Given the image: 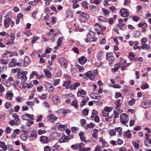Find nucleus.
<instances>
[{
	"mask_svg": "<svg viewBox=\"0 0 151 151\" xmlns=\"http://www.w3.org/2000/svg\"><path fill=\"white\" fill-rule=\"evenodd\" d=\"M62 99L65 103L68 104L70 103L71 101L75 99V97L73 94L70 93L63 95L62 96Z\"/></svg>",
	"mask_w": 151,
	"mask_h": 151,
	"instance_id": "nucleus-1",
	"label": "nucleus"
},
{
	"mask_svg": "<svg viewBox=\"0 0 151 151\" xmlns=\"http://www.w3.org/2000/svg\"><path fill=\"white\" fill-rule=\"evenodd\" d=\"M113 109V107L112 106L110 107L105 106L101 111L102 116L104 117L108 116L109 113L112 111Z\"/></svg>",
	"mask_w": 151,
	"mask_h": 151,
	"instance_id": "nucleus-2",
	"label": "nucleus"
},
{
	"mask_svg": "<svg viewBox=\"0 0 151 151\" xmlns=\"http://www.w3.org/2000/svg\"><path fill=\"white\" fill-rule=\"evenodd\" d=\"M126 66L122 65V63L119 62L114 65V68L111 69V71L113 73L117 72L120 68L122 70L125 69Z\"/></svg>",
	"mask_w": 151,
	"mask_h": 151,
	"instance_id": "nucleus-3",
	"label": "nucleus"
},
{
	"mask_svg": "<svg viewBox=\"0 0 151 151\" xmlns=\"http://www.w3.org/2000/svg\"><path fill=\"white\" fill-rule=\"evenodd\" d=\"M120 120L121 122L123 124L127 123L129 119V117L126 113H122L120 116Z\"/></svg>",
	"mask_w": 151,
	"mask_h": 151,
	"instance_id": "nucleus-4",
	"label": "nucleus"
},
{
	"mask_svg": "<svg viewBox=\"0 0 151 151\" xmlns=\"http://www.w3.org/2000/svg\"><path fill=\"white\" fill-rule=\"evenodd\" d=\"M21 118L22 119L29 121L31 120H34V116L33 114H30L26 113L22 115Z\"/></svg>",
	"mask_w": 151,
	"mask_h": 151,
	"instance_id": "nucleus-5",
	"label": "nucleus"
},
{
	"mask_svg": "<svg viewBox=\"0 0 151 151\" xmlns=\"http://www.w3.org/2000/svg\"><path fill=\"white\" fill-rule=\"evenodd\" d=\"M89 18V15L86 14H83L82 15H80L78 17V19L79 21L81 22H84Z\"/></svg>",
	"mask_w": 151,
	"mask_h": 151,
	"instance_id": "nucleus-6",
	"label": "nucleus"
},
{
	"mask_svg": "<svg viewBox=\"0 0 151 151\" xmlns=\"http://www.w3.org/2000/svg\"><path fill=\"white\" fill-rule=\"evenodd\" d=\"M58 61L61 66L65 68L67 67L68 63L66 59L63 58H60L58 59Z\"/></svg>",
	"mask_w": 151,
	"mask_h": 151,
	"instance_id": "nucleus-7",
	"label": "nucleus"
},
{
	"mask_svg": "<svg viewBox=\"0 0 151 151\" xmlns=\"http://www.w3.org/2000/svg\"><path fill=\"white\" fill-rule=\"evenodd\" d=\"M120 15L123 17H126L129 15V10L127 9L123 8L120 11Z\"/></svg>",
	"mask_w": 151,
	"mask_h": 151,
	"instance_id": "nucleus-8",
	"label": "nucleus"
},
{
	"mask_svg": "<svg viewBox=\"0 0 151 151\" xmlns=\"http://www.w3.org/2000/svg\"><path fill=\"white\" fill-rule=\"evenodd\" d=\"M45 86L50 93L52 92L54 90V88L52 83L47 82H45Z\"/></svg>",
	"mask_w": 151,
	"mask_h": 151,
	"instance_id": "nucleus-9",
	"label": "nucleus"
},
{
	"mask_svg": "<svg viewBox=\"0 0 151 151\" xmlns=\"http://www.w3.org/2000/svg\"><path fill=\"white\" fill-rule=\"evenodd\" d=\"M73 137V136L72 135L70 136L69 137L68 136L66 137V136L64 135L59 140V141L60 143L65 142H67L68 140L72 139Z\"/></svg>",
	"mask_w": 151,
	"mask_h": 151,
	"instance_id": "nucleus-10",
	"label": "nucleus"
},
{
	"mask_svg": "<svg viewBox=\"0 0 151 151\" xmlns=\"http://www.w3.org/2000/svg\"><path fill=\"white\" fill-rule=\"evenodd\" d=\"M37 132L35 130L32 132L29 138L30 141H34L36 139L37 137Z\"/></svg>",
	"mask_w": 151,
	"mask_h": 151,
	"instance_id": "nucleus-11",
	"label": "nucleus"
},
{
	"mask_svg": "<svg viewBox=\"0 0 151 151\" xmlns=\"http://www.w3.org/2000/svg\"><path fill=\"white\" fill-rule=\"evenodd\" d=\"M85 76L91 80L93 81L95 78V76L93 74L92 71H89L84 74Z\"/></svg>",
	"mask_w": 151,
	"mask_h": 151,
	"instance_id": "nucleus-12",
	"label": "nucleus"
},
{
	"mask_svg": "<svg viewBox=\"0 0 151 151\" xmlns=\"http://www.w3.org/2000/svg\"><path fill=\"white\" fill-rule=\"evenodd\" d=\"M17 60L15 59H13L9 63V67H14L17 65L20 64L19 63H17Z\"/></svg>",
	"mask_w": 151,
	"mask_h": 151,
	"instance_id": "nucleus-13",
	"label": "nucleus"
},
{
	"mask_svg": "<svg viewBox=\"0 0 151 151\" xmlns=\"http://www.w3.org/2000/svg\"><path fill=\"white\" fill-rule=\"evenodd\" d=\"M14 96V93L13 92L8 91L6 94L5 98L9 100H12Z\"/></svg>",
	"mask_w": 151,
	"mask_h": 151,
	"instance_id": "nucleus-14",
	"label": "nucleus"
},
{
	"mask_svg": "<svg viewBox=\"0 0 151 151\" xmlns=\"http://www.w3.org/2000/svg\"><path fill=\"white\" fill-rule=\"evenodd\" d=\"M12 117L14 118V120L16 122V125H19L21 123L20 121L19 118V116L16 113H14L12 114Z\"/></svg>",
	"mask_w": 151,
	"mask_h": 151,
	"instance_id": "nucleus-15",
	"label": "nucleus"
},
{
	"mask_svg": "<svg viewBox=\"0 0 151 151\" xmlns=\"http://www.w3.org/2000/svg\"><path fill=\"white\" fill-rule=\"evenodd\" d=\"M47 119L51 122H54L58 119V117L53 114H49L47 116Z\"/></svg>",
	"mask_w": 151,
	"mask_h": 151,
	"instance_id": "nucleus-16",
	"label": "nucleus"
},
{
	"mask_svg": "<svg viewBox=\"0 0 151 151\" xmlns=\"http://www.w3.org/2000/svg\"><path fill=\"white\" fill-rule=\"evenodd\" d=\"M86 93V92L82 89L78 90L77 93V95L78 96L84 97Z\"/></svg>",
	"mask_w": 151,
	"mask_h": 151,
	"instance_id": "nucleus-17",
	"label": "nucleus"
},
{
	"mask_svg": "<svg viewBox=\"0 0 151 151\" xmlns=\"http://www.w3.org/2000/svg\"><path fill=\"white\" fill-rule=\"evenodd\" d=\"M122 102H121V100L120 99H117L114 102V104L115 106V109H116L120 108L121 107Z\"/></svg>",
	"mask_w": 151,
	"mask_h": 151,
	"instance_id": "nucleus-18",
	"label": "nucleus"
},
{
	"mask_svg": "<svg viewBox=\"0 0 151 151\" xmlns=\"http://www.w3.org/2000/svg\"><path fill=\"white\" fill-rule=\"evenodd\" d=\"M12 20V18H6L4 19V25L7 28L9 26Z\"/></svg>",
	"mask_w": 151,
	"mask_h": 151,
	"instance_id": "nucleus-19",
	"label": "nucleus"
},
{
	"mask_svg": "<svg viewBox=\"0 0 151 151\" xmlns=\"http://www.w3.org/2000/svg\"><path fill=\"white\" fill-rule=\"evenodd\" d=\"M52 101L53 103L57 104L60 102V100L58 96L54 95L52 98Z\"/></svg>",
	"mask_w": 151,
	"mask_h": 151,
	"instance_id": "nucleus-20",
	"label": "nucleus"
},
{
	"mask_svg": "<svg viewBox=\"0 0 151 151\" xmlns=\"http://www.w3.org/2000/svg\"><path fill=\"white\" fill-rule=\"evenodd\" d=\"M78 60L80 64L83 65L87 62V59L86 57L82 56L78 59Z\"/></svg>",
	"mask_w": 151,
	"mask_h": 151,
	"instance_id": "nucleus-21",
	"label": "nucleus"
},
{
	"mask_svg": "<svg viewBox=\"0 0 151 151\" xmlns=\"http://www.w3.org/2000/svg\"><path fill=\"white\" fill-rule=\"evenodd\" d=\"M123 135L125 137L128 139L131 138L132 137L131 131L129 129H128L127 131L124 132Z\"/></svg>",
	"mask_w": 151,
	"mask_h": 151,
	"instance_id": "nucleus-22",
	"label": "nucleus"
},
{
	"mask_svg": "<svg viewBox=\"0 0 151 151\" xmlns=\"http://www.w3.org/2000/svg\"><path fill=\"white\" fill-rule=\"evenodd\" d=\"M63 38L62 37H60L57 41V45L55 47L56 49H58V47L60 46L62 43Z\"/></svg>",
	"mask_w": 151,
	"mask_h": 151,
	"instance_id": "nucleus-23",
	"label": "nucleus"
},
{
	"mask_svg": "<svg viewBox=\"0 0 151 151\" xmlns=\"http://www.w3.org/2000/svg\"><path fill=\"white\" fill-rule=\"evenodd\" d=\"M33 86V85L31 83H25L22 85V88L24 89H30Z\"/></svg>",
	"mask_w": 151,
	"mask_h": 151,
	"instance_id": "nucleus-24",
	"label": "nucleus"
},
{
	"mask_svg": "<svg viewBox=\"0 0 151 151\" xmlns=\"http://www.w3.org/2000/svg\"><path fill=\"white\" fill-rule=\"evenodd\" d=\"M80 85L79 82H76L72 84L70 86V89L72 90H75L77 87H78Z\"/></svg>",
	"mask_w": 151,
	"mask_h": 151,
	"instance_id": "nucleus-25",
	"label": "nucleus"
},
{
	"mask_svg": "<svg viewBox=\"0 0 151 151\" xmlns=\"http://www.w3.org/2000/svg\"><path fill=\"white\" fill-rule=\"evenodd\" d=\"M34 76H36V78L37 79H39V76L38 74V73L36 71H33L30 75V77H29V79H31L34 78Z\"/></svg>",
	"mask_w": 151,
	"mask_h": 151,
	"instance_id": "nucleus-26",
	"label": "nucleus"
},
{
	"mask_svg": "<svg viewBox=\"0 0 151 151\" xmlns=\"http://www.w3.org/2000/svg\"><path fill=\"white\" fill-rule=\"evenodd\" d=\"M99 141L102 144L103 147H107L108 146V144L107 143L106 141L103 139L102 137H101L99 138Z\"/></svg>",
	"mask_w": 151,
	"mask_h": 151,
	"instance_id": "nucleus-27",
	"label": "nucleus"
},
{
	"mask_svg": "<svg viewBox=\"0 0 151 151\" xmlns=\"http://www.w3.org/2000/svg\"><path fill=\"white\" fill-rule=\"evenodd\" d=\"M90 96L92 98L95 99H99L100 98L99 95L96 92H93L91 93Z\"/></svg>",
	"mask_w": 151,
	"mask_h": 151,
	"instance_id": "nucleus-28",
	"label": "nucleus"
},
{
	"mask_svg": "<svg viewBox=\"0 0 151 151\" xmlns=\"http://www.w3.org/2000/svg\"><path fill=\"white\" fill-rule=\"evenodd\" d=\"M71 83V81L69 80H68L65 81L63 85V86L65 87L66 89H68L70 88V84Z\"/></svg>",
	"mask_w": 151,
	"mask_h": 151,
	"instance_id": "nucleus-29",
	"label": "nucleus"
},
{
	"mask_svg": "<svg viewBox=\"0 0 151 151\" xmlns=\"http://www.w3.org/2000/svg\"><path fill=\"white\" fill-rule=\"evenodd\" d=\"M30 62V60L29 57L27 56H26L24 58V65L25 66H27L29 65Z\"/></svg>",
	"mask_w": 151,
	"mask_h": 151,
	"instance_id": "nucleus-30",
	"label": "nucleus"
},
{
	"mask_svg": "<svg viewBox=\"0 0 151 151\" xmlns=\"http://www.w3.org/2000/svg\"><path fill=\"white\" fill-rule=\"evenodd\" d=\"M40 141L43 143H47L48 142V139L47 137L42 136L40 138Z\"/></svg>",
	"mask_w": 151,
	"mask_h": 151,
	"instance_id": "nucleus-31",
	"label": "nucleus"
},
{
	"mask_svg": "<svg viewBox=\"0 0 151 151\" xmlns=\"http://www.w3.org/2000/svg\"><path fill=\"white\" fill-rule=\"evenodd\" d=\"M58 124L59 123H56V126H58L57 127L58 129L61 131H64L67 127V126L66 124L61 125Z\"/></svg>",
	"mask_w": 151,
	"mask_h": 151,
	"instance_id": "nucleus-32",
	"label": "nucleus"
},
{
	"mask_svg": "<svg viewBox=\"0 0 151 151\" xmlns=\"http://www.w3.org/2000/svg\"><path fill=\"white\" fill-rule=\"evenodd\" d=\"M23 17V15L21 13H19L17 16V18L16 21V23L18 24L20 22V20Z\"/></svg>",
	"mask_w": 151,
	"mask_h": 151,
	"instance_id": "nucleus-33",
	"label": "nucleus"
},
{
	"mask_svg": "<svg viewBox=\"0 0 151 151\" xmlns=\"http://www.w3.org/2000/svg\"><path fill=\"white\" fill-rule=\"evenodd\" d=\"M146 101L142 102V103L141 105L144 108H149L150 106V103L149 102Z\"/></svg>",
	"mask_w": 151,
	"mask_h": 151,
	"instance_id": "nucleus-34",
	"label": "nucleus"
},
{
	"mask_svg": "<svg viewBox=\"0 0 151 151\" xmlns=\"http://www.w3.org/2000/svg\"><path fill=\"white\" fill-rule=\"evenodd\" d=\"M43 72L47 77L48 78H51V77L52 75L50 71L47 69H45L43 70Z\"/></svg>",
	"mask_w": 151,
	"mask_h": 151,
	"instance_id": "nucleus-35",
	"label": "nucleus"
},
{
	"mask_svg": "<svg viewBox=\"0 0 151 151\" xmlns=\"http://www.w3.org/2000/svg\"><path fill=\"white\" fill-rule=\"evenodd\" d=\"M139 141L137 140H136L132 142V144L136 150H138L139 148Z\"/></svg>",
	"mask_w": 151,
	"mask_h": 151,
	"instance_id": "nucleus-36",
	"label": "nucleus"
},
{
	"mask_svg": "<svg viewBox=\"0 0 151 151\" xmlns=\"http://www.w3.org/2000/svg\"><path fill=\"white\" fill-rule=\"evenodd\" d=\"M150 48V46L146 43L143 44L141 46V49L143 50H149Z\"/></svg>",
	"mask_w": 151,
	"mask_h": 151,
	"instance_id": "nucleus-37",
	"label": "nucleus"
},
{
	"mask_svg": "<svg viewBox=\"0 0 151 151\" xmlns=\"http://www.w3.org/2000/svg\"><path fill=\"white\" fill-rule=\"evenodd\" d=\"M95 33L93 32L91 30H90L87 36L88 37L89 39H93L95 36Z\"/></svg>",
	"mask_w": 151,
	"mask_h": 151,
	"instance_id": "nucleus-38",
	"label": "nucleus"
},
{
	"mask_svg": "<svg viewBox=\"0 0 151 151\" xmlns=\"http://www.w3.org/2000/svg\"><path fill=\"white\" fill-rule=\"evenodd\" d=\"M139 27L142 28H146L147 27V25L145 22H141L138 24Z\"/></svg>",
	"mask_w": 151,
	"mask_h": 151,
	"instance_id": "nucleus-39",
	"label": "nucleus"
},
{
	"mask_svg": "<svg viewBox=\"0 0 151 151\" xmlns=\"http://www.w3.org/2000/svg\"><path fill=\"white\" fill-rule=\"evenodd\" d=\"M102 10L105 16L107 17L109 16V15L110 13V11L109 10L103 8L102 9Z\"/></svg>",
	"mask_w": 151,
	"mask_h": 151,
	"instance_id": "nucleus-40",
	"label": "nucleus"
},
{
	"mask_svg": "<svg viewBox=\"0 0 151 151\" xmlns=\"http://www.w3.org/2000/svg\"><path fill=\"white\" fill-rule=\"evenodd\" d=\"M0 148L6 151L7 150V147L4 142L0 141Z\"/></svg>",
	"mask_w": 151,
	"mask_h": 151,
	"instance_id": "nucleus-41",
	"label": "nucleus"
},
{
	"mask_svg": "<svg viewBox=\"0 0 151 151\" xmlns=\"http://www.w3.org/2000/svg\"><path fill=\"white\" fill-rule=\"evenodd\" d=\"M98 19L99 21L102 22H107L108 21V19L106 18H105L102 16L99 17H98Z\"/></svg>",
	"mask_w": 151,
	"mask_h": 151,
	"instance_id": "nucleus-42",
	"label": "nucleus"
},
{
	"mask_svg": "<svg viewBox=\"0 0 151 151\" xmlns=\"http://www.w3.org/2000/svg\"><path fill=\"white\" fill-rule=\"evenodd\" d=\"M98 130L96 129H94L93 130V132L92 133V136L94 138L97 139L98 137Z\"/></svg>",
	"mask_w": 151,
	"mask_h": 151,
	"instance_id": "nucleus-43",
	"label": "nucleus"
},
{
	"mask_svg": "<svg viewBox=\"0 0 151 151\" xmlns=\"http://www.w3.org/2000/svg\"><path fill=\"white\" fill-rule=\"evenodd\" d=\"M20 138L22 140L25 141L28 138V135L26 134L23 133L20 135Z\"/></svg>",
	"mask_w": 151,
	"mask_h": 151,
	"instance_id": "nucleus-44",
	"label": "nucleus"
},
{
	"mask_svg": "<svg viewBox=\"0 0 151 151\" xmlns=\"http://www.w3.org/2000/svg\"><path fill=\"white\" fill-rule=\"evenodd\" d=\"M79 135L81 140L82 141H84L85 140L84 133L83 132H81L79 133Z\"/></svg>",
	"mask_w": 151,
	"mask_h": 151,
	"instance_id": "nucleus-45",
	"label": "nucleus"
},
{
	"mask_svg": "<svg viewBox=\"0 0 151 151\" xmlns=\"http://www.w3.org/2000/svg\"><path fill=\"white\" fill-rule=\"evenodd\" d=\"M113 115L114 116V121L113 122V123L114 124V122H115V119L116 118L119 117V114L117 111H114L113 112Z\"/></svg>",
	"mask_w": 151,
	"mask_h": 151,
	"instance_id": "nucleus-46",
	"label": "nucleus"
},
{
	"mask_svg": "<svg viewBox=\"0 0 151 151\" xmlns=\"http://www.w3.org/2000/svg\"><path fill=\"white\" fill-rule=\"evenodd\" d=\"M84 145V143L82 142H81L79 144L77 143L78 149L80 151H82L83 148L84 147H83Z\"/></svg>",
	"mask_w": 151,
	"mask_h": 151,
	"instance_id": "nucleus-47",
	"label": "nucleus"
},
{
	"mask_svg": "<svg viewBox=\"0 0 151 151\" xmlns=\"http://www.w3.org/2000/svg\"><path fill=\"white\" fill-rule=\"evenodd\" d=\"M50 31L51 32H53L52 35H55L56 36L60 32V31L58 29H56L54 30L53 29H51Z\"/></svg>",
	"mask_w": 151,
	"mask_h": 151,
	"instance_id": "nucleus-48",
	"label": "nucleus"
},
{
	"mask_svg": "<svg viewBox=\"0 0 151 151\" xmlns=\"http://www.w3.org/2000/svg\"><path fill=\"white\" fill-rule=\"evenodd\" d=\"M72 105L75 107L76 108H77L78 107L77 101L76 99H74V100L72 101L71 103Z\"/></svg>",
	"mask_w": 151,
	"mask_h": 151,
	"instance_id": "nucleus-49",
	"label": "nucleus"
},
{
	"mask_svg": "<svg viewBox=\"0 0 151 151\" xmlns=\"http://www.w3.org/2000/svg\"><path fill=\"white\" fill-rule=\"evenodd\" d=\"M8 59H0V63L1 64L6 65L8 64Z\"/></svg>",
	"mask_w": 151,
	"mask_h": 151,
	"instance_id": "nucleus-50",
	"label": "nucleus"
},
{
	"mask_svg": "<svg viewBox=\"0 0 151 151\" xmlns=\"http://www.w3.org/2000/svg\"><path fill=\"white\" fill-rule=\"evenodd\" d=\"M40 38V37L36 36H34L33 37L31 41V43L32 44H34L35 42L39 40Z\"/></svg>",
	"mask_w": 151,
	"mask_h": 151,
	"instance_id": "nucleus-51",
	"label": "nucleus"
},
{
	"mask_svg": "<svg viewBox=\"0 0 151 151\" xmlns=\"http://www.w3.org/2000/svg\"><path fill=\"white\" fill-rule=\"evenodd\" d=\"M103 52L102 51H99L97 55V58L98 60H101L103 58Z\"/></svg>",
	"mask_w": 151,
	"mask_h": 151,
	"instance_id": "nucleus-52",
	"label": "nucleus"
},
{
	"mask_svg": "<svg viewBox=\"0 0 151 151\" xmlns=\"http://www.w3.org/2000/svg\"><path fill=\"white\" fill-rule=\"evenodd\" d=\"M3 82L4 84L6 86L9 87L11 85V83L8 80H6V81L3 80Z\"/></svg>",
	"mask_w": 151,
	"mask_h": 151,
	"instance_id": "nucleus-53",
	"label": "nucleus"
},
{
	"mask_svg": "<svg viewBox=\"0 0 151 151\" xmlns=\"http://www.w3.org/2000/svg\"><path fill=\"white\" fill-rule=\"evenodd\" d=\"M118 26L120 29L122 30H125L127 28L126 25L124 24L118 25Z\"/></svg>",
	"mask_w": 151,
	"mask_h": 151,
	"instance_id": "nucleus-54",
	"label": "nucleus"
},
{
	"mask_svg": "<svg viewBox=\"0 0 151 151\" xmlns=\"http://www.w3.org/2000/svg\"><path fill=\"white\" fill-rule=\"evenodd\" d=\"M98 113V112L96 110L94 109L93 110L92 112L91 115V118H93L94 116H98L97 115Z\"/></svg>",
	"mask_w": 151,
	"mask_h": 151,
	"instance_id": "nucleus-55",
	"label": "nucleus"
},
{
	"mask_svg": "<svg viewBox=\"0 0 151 151\" xmlns=\"http://www.w3.org/2000/svg\"><path fill=\"white\" fill-rule=\"evenodd\" d=\"M101 0H90V2L91 4H99L101 2Z\"/></svg>",
	"mask_w": 151,
	"mask_h": 151,
	"instance_id": "nucleus-56",
	"label": "nucleus"
},
{
	"mask_svg": "<svg viewBox=\"0 0 151 151\" xmlns=\"http://www.w3.org/2000/svg\"><path fill=\"white\" fill-rule=\"evenodd\" d=\"M66 16L68 18H70L73 16V14L71 11H68L67 12Z\"/></svg>",
	"mask_w": 151,
	"mask_h": 151,
	"instance_id": "nucleus-57",
	"label": "nucleus"
},
{
	"mask_svg": "<svg viewBox=\"0 0 151 151\" xmlns=\"http://www.w3.org/2000/svg\"><path fill=\"white\" fill-rule=\"evenodd\" d=\"M113 54L112 52H110L107 53L106 55V59L108 60L111 58H113Z\"/></svg>",
	"mask_w": 151,
	"mask_h": 151,
	"instance_id": "nucleus-58",
	"label": "nucleus"
},
{
	"mask_svg": "<svg viewBox=\"0 0 151 151\" xmlns=\"http://www.w3.org/2000/svg\"><path fill=\"white\" fill-rule=\"evenodd\" d=\"M115 130L116 132H119V135L122 134V133L121 132L122 130V128L121 127H116L115 128Z\"/></svg>",
	"mask_w": 151,
	"mask_h": 151,
	"instance_id": "nucleus-59",
	"label": "nucleus"
},
{
	"mask_svg": "<svg viewBox=\"0 0 151 151\" xmlns=\"http://www.w3.org/2000/svg\"><path fill=\"white\" fill-rule=\"evenodd\" d=\"M135 102V99H134L133 98L129 101V104L130 106H133Z\"/></svg>",
	"mask_w": 151,
	"mask_h": 151,
	"instance_id": "nucleus-60",
	"label": "nucleus"
},
{
	"mask_svg": "<svg viewBox=\"0 0 151 151\" xmlns=\"http://www.w3.org/2000/svg\"><path fill=\"white\" fill-rule=\"evenodd\" d=\"M106 117L105 118V120L107 122H111L113 117V115L112 114L110 116H106Z\"/></svg>",
	"mask_w": 151,
	"mask_h": 151,
	"instance_id": "nucleus-61",
	"label": "nucleus"
},
{
	"mask_svg": "<svg viewBox=\"0 0 151 151\" xmlns=\"http://www.w3.org/2000/svg\"><path fill=\"white\" fill-rule=\"evenodd\" d=\"M81 5L85 9H87L88 8L87 2L86 1H83L81 3Z\"/></svg>",
	"mask_w": 151,
	"mask_h": 151,
	"instance_id": "nucleus-62",
	"label": "nucleus"
},
{
	"mask_svg": "<svg viewBox=\"0 0 151 151\" xmlns=\"http://www.w3.org/2000/svg\"><path fill=\"white\" fill-rule=\"evenodd\" d=\"M46 131L44 129H40L38 130V133L39 135H41L46 133Z\"/></svg>",
	"mask_w": 151,
	"mask_h": 151,
	"instance_id": "nucleus-63",
	"label": "nucleus"
},
{
	"mask_svg": "<svg viewBox=\"0 0 151 151\" xmlns=\"http://www.w3.org/2000/svg\"><path fill=\"white\" fill-rule=\"evenodd\" d=\"M77 66L78 69L80 72H81L84 71V68L83 66H80L79 65H78Z\"/></svg>",
	"mask_w": 151,
	"mask_h": 151,
	"instance_id": "nucleus-64",
	"label": "nucleus"
}]
</instances>
